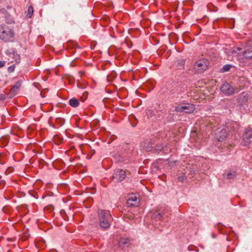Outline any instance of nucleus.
<instances>
[{"label": "nucleus", "instance_id": "2eb2a0df", "mask_svg": "<svg viewBox=\"0 0 252 252\" xmlns=\"http://www.w3.org/2000/svg\"><path fill=\"white\" fill-rule=\"evenodd\" d=\"M129 242V239L127 238H121L119 242V245L120 247H124Z\"/></svg>", "mask_w": 252, "mask_h": 252}, {"label": "nucleus", "instance_id": "7ed1b4c3", "mask_svg": "<svg viewBox=\"0 0 252 252\" xmlns=\"http://www.w3.org/2000/svg\"><path fill=\"white\" fill-rule=\"evenodd\" d=\"M208 65V61L206 59L203 58L195 62L193 65V68L196 73H202L207 69Z\"/></svg>", "mask_w": 252, "mask_h": 252}, {"label": "nucleus", "instance_id": "aec40b11", "mask_svg": "<svg viewBox=\"0 0 252 252\" xmlns=\"http://www.w3.org/2000/svg\"><path fill=\"white\" fill-rule=\"evenodd\" d=\"M231 67H232V66L231 65H230V64H225L221 68V71L222 72H224L228 71L231 69Z\"/></svg>", "mask_w": 252, "mask_h": 252}, {"label": "nucleus", "instance_id": "cd10ccee", "mask_svg": "<svg viewBox=\"0 0 252 252\" xmlns=\"http://www.w3.org/2000/svg\"><path fill=\"white\" fill-rule=\"evenodd\" d=\"M178 179L179 180H180V181L181 182H183V181L184 180V176H180V177H179L178 178Z\"/></svg>", "mask_w": 252, "mask_h": 252}, {"label": "nucleus", "instance_id": "39448f33", "mask_svg": "<svg viewBox=\"0 0 252 252\" xmlns=\"http://www.w3.org/2000/svg\"><path fill=\"white\" fill-rule=\"evenodd\" d=\"M252 142V129L251 127L246 128L242 136L241 144L243 146L249 145Z\"/></svg>", "mask_w": 252, "mask_h": 252}, {"label": "nucleus", "instance_id": "412c9836", "mask_svg": "<svg viewBox=\"0 0 252 252\" xmlns=\"http://www.w3.org/2000/svg\"><path fill=\"white\" fill-rule=\"evenodd\" d=\"M226 178L228 179H233L235 177V173L234 172V173H228L227 174H226Z\"/></svg>", "mask_w": 252, "mask_h": 252}, {"label": "nucleus", "instance_id": "dca6fc26", "mask_svg": "<svg viewBox=\"0 0 252 252\" xmlns=\"http://www.w3.org/2000/svg\"><path fill=\"white\" fill-rule=\"evenodd\" d=\"M244 56L247 59L251 60L252 61V50L245 51L244 53Z\"/></svg>", "mask_w": 252, "mask_h": 252}, {"label": "nucleus", "instance_id": "a211bd4d", "mask_svg": "<svg viewBox=\"0 0 252 252\" xmlns=\"http://www.w3.org/2000/svg\"><path fill=\"white\" fill-rule=\"evenodd\" d=\"M18 91V90H17L14 87H12L10 91L9 97L11 98L15 96L17 94Z\"/></svg>", "mask_w": 252, "mask_h": 252}, {"label": "nucleus", "instance_id": "4468645a", "mask_svg": "<svg viewBox=\"0 0 252 252\" xmlns=\"http://www.w3.org/2000/svg\"><path fill=\"white\" fill-rule=\"evenodd\" d=\"M165 148H166V146L165 145H163V144L158 145L155 147V151L158 153H159L162 150L165 151Z\"/></svg>", "mask_w": 252, "mask_h": 252}, {"label": "nucleus", "instance_id": "20e7f679", "mask_svg": "<svg viewBox=\"0 0 252 252\" xmlns=\"http://www.w3.org/2000/svg\"><path fill=\"white\" fill-rule=\"evenodd\" d=\"M126 178V171L121 169H117L114 170L112 179L114 182L118 183L124 181Z\"/></svg>", "mask_w": 252, "mask_h": 252}, {"label": "nucleus", "instance_id": "1a4fd4ad", "mask_svg": "<svg viewBox=\"0 0 252 252\" xmlns=\"http://www.w3.org/2000/svg\"><path fill=\"white\" fill-rule=\"evenodd\" d=\"M153 146V143L150 139H146L142 141L140 143V147L146 150L149 151Z\"/></svg>", "mask_w": 252, "mask_h": 252}, {"label": "nucleus", "instance_id": "f8f14e48", "mask_svg": "<svg viewBox=\"0 0 252 252\" xmlns=\"http://www.w3.org/2000/svg\"><path fill=\"white\" fill-rule=\"evenodd\" d=\"M163 216L162 212H159L158 211H156L152 215V219H156L157 220H160L161 218Z\"/></svg>", "mask_w": 252, "mask_h": 252}, {"label": "nucleus", "instance_id": "6e6552de", "mask_svg": "<svg viewBox=\"0 0 252 252\" xmlns=\"http://www.w3.org/2000/svg\"><path fill=\"white\" fill-rule=\"evenodd\" d=\"M221 91L226 95H230L234 93V89L229 84L225 83L221 87Z\"/></svg>", "mask_w": 252, "mask_h": 252}, {"label": "nucleus", "instance_id": "9b49d317", "mask_svg": "<svg viewBox=\"0 0 252 252\" xmlns=\"http://www.w3.org/2000/svg\"><path fill=\"white\" fill-rule=\"evenodd\" d=\"M185 60L184 59H180L177 61V68L178 69H183L184 68Z\"/></svg>", "mask_w": 252, "mask_h": 252}, {"label": "nucleus", "instance_id": "f257e3e1", "mask_svg": "<svg viewBox=\"0 0 252 252\" xmlns=\"http://www.w3.org/2000/svg\"><path fill=\"white\" fill-rule=\"evenodd\" d=\"M97 215L100 228L104 230L107 229L113 220L110 211L99 209Z\"/></svg>", "mask_w": 252, "mask_h": 252}, {"label": "nucleus", "instance_id": "bb28decb", "mask_svg": "<svg viewBox=\"0 0 252 252\" xmlns=\"http://www.w3.org/2000/svg\"><path fill=\"white\" fill-rule=\"evenodd\" d=\"M5 64V63L4 61H0V67H3Z\"/></svg>", "mask_w": 252, "mask_h": 252}, {"label": "nucleus", "instance_id": "a878e982", "mask_svg": "<svg viewBox=\"0 0 252 252\" xmlns=\"http://www.w3.org/2000/svg\"><path fill=\"white\" fill-rule=\"evenodd\" d=\"M5 95L3 94H0V100H3L5 99Z\"/></svg>", "mask_w": 252, "mask_h": 252}, {"label": "nucleus", "instance_id": "6ab92c4d", "mask_svg": "<svg viewBox=\"0 0 252 252\" xmlns=\"http://www.w3.org/2000/svg\"><path fill=\"white\" fill-rule=\"evenodd\" d=\"M33 13V8L32 6H30L28 7V13H27V17L29 18H31Z\"/></svg>", "mask_w": 252, "mask_h": 252}, {"label": "nucleus", "instance_id": "f03ea898", "mask_svg": "<svg viewBox=\"0 0 252 252\" xmlns=\"http://www.w3.org/2000/svg\"><path fill=\"white\" fill-rule=\"evenodd\" d=\"M14 30L5 25H0V39L4 42H12L14 40Z\"/></svg>", "mask_w": 252, "mask_h": 252}, {"label": "nucleus", "instance_id": "4be33fe9", "mask_svg": "<svg viewBox=\"0 0 252 252\" xmlns=\"http://www.w3.org/2000/svg\"><path fill=\"white\" fill-rule=\"evenodd\" d=\"M21 86V83L19 81L16 83V84L13 86L16 89L18 90L20 88Z\"/></svg>", "mask_w": 252, "mask_h": 252}, {"label": "nucleus", "instance_id": "5701e85b", "mask_svg": "<svg viewBox=\"0 0 252 252\" xmlns=\"http://www.w3.org/2000/svg\"><path fill=\"white\" fill-rule=\"evenodd\" d=\"M56 122L60 123V125L62 126L64 124V120L62 118H57L56 119Z\"/></svg>", "mask_w": 252, "mask_h": 252}, {"label": "nucleus", "instance_id": "0eeeda50", "mask_svg": "<svg viewBox=\"0 0 252 252\" xmlns=\"http://www.w3.org/2000/svg\"><path fill=\"white\" fill-rule=\"evenodd\" d=\"M227 136V132L225 128H219L216 133V137L219 141H223Z\"/></svg>", "mask_w": 252, "mask_h": 252}, {"label": "nucleus", "instance_id": "f3484780", "mask_svg": "<svg viewBox=\"0 0 252 252\" xmlns=\"http://www.w3.org/2000/svg\"><path fill=\"white\" fill-rule=\"evenodd\" d=\"M113 157L115 159L116 162H123L124 161V158L121 157L119 154H115Z\"/></svg>", "mask_w": 252, "mask_h": 252}, {"label": "nucleus", "instance_id": "ddd939ff", "mask_svg": "<svg viewBox=\"0 0 252 252\" xmlns=\"http://www.w3.org/2000/svg\"><path fill=\"white\" fill-rule=\"evenodd\" d=\"M69 104L73 107H76L79 105V101L76 98H72L69 100Z\"/></svg>", "mask_w": 252, "mask_h": 252}, {"label": "nucleus", "instance_id": "423d86ee", "mask_svg": "<svg viewBox=\"0 0 252 252\" xmlns=\"http://www.w3.org/2000/svg\"><path fill=\"white\" fill-rule=\"evenodd\" d=\"M195 109L194 105L191 104H187L183 106L178 105L175 110L177 112L190 113L193 112Z\"/></svg>", "mask_w": 252, "mask_h": 252}, {"label": "nucleus", "instance_id": "9d476101", "mask_svg": "<svg viewBox=\"0 0 252 252\" xmlns=\"http://www.w3.org/2000/svg\"><path fill=\"white\" fill-rule=\"evenodd\" d=\"M139 199L136 195L132 194L128 198L127 203L128 206H135L139 203Z\"/></svg>", "mask_w": 252, "mask_h": 252}, {"label": "nucleus", "instance_id": "c756f323", "mask_svg": "<svg viewBox=\"0 0 252 252\" xmlns=\"http://www.w3.org/2000/svg\"><path fill=\"white\" fill-rule=\"evenodd\" d=\"M242 96H240V97H239V98H238V102L239 103H240V102H241V101H240V100H241V97H242Z\"/></svg>", "mask_w": 252, "mask_h": 252}, {"label": "nucleus", "instance_id": "c85d7f7f", "mask_svg": "<svg viewBox=\"0 0 252 252\" xmlns=\"http://www.w3.org/2000/svg\"><path fill=\"white\" fill-rule=\"evenodd\" d=\"M243 99H245L246 100H247V98H248V96H247L246 95L243 96Z\"/></svg>", "mask_w": 252, "mask_h": 252}, {"label": "nucleus", "instance_id": "b1692460", "mask_svg": "<svg viewBox=\"0 0 252 252\" xmlns=\"http://www.w3.org/2000/svg\"><path fill=\"white\" fill-rule=\"evenodd\" d=\"M6 22L7 24H13L14 23L13 20L12 19H8L6 18Z\"/></svg>", "mask_w": 252, "mask_h": 252}, {"label": "nucleus", "instance_id": "393cba45", "mask_svg": "<svg viewBox=\"0 0 252 252\" xmlns=\"http://www.w3.org/2000/svg\"><path fill=\"white\" fill-rule=\"evenodd\" d=\"M14 66H10L8 68V71L9 72H13L14 71Z\"/></svg>", "mask_w": 252, "mask_h": 252}]
</instances>
